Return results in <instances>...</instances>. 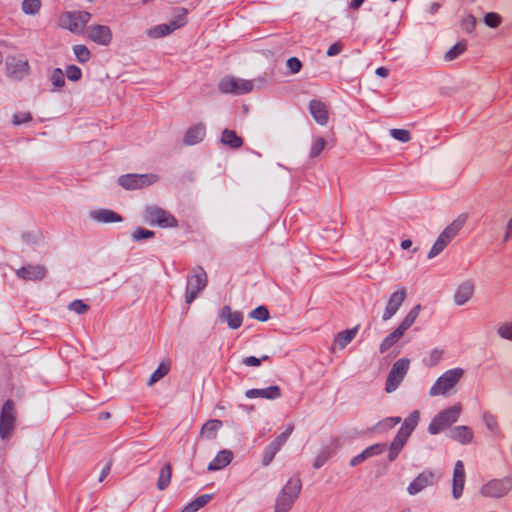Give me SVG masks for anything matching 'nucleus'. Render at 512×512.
<instances>
[{"label": "nucleus", "mask_w": 512, "mask_h": 512, "mask_svg": "<svg viewBox=\"0 0 512 512\" xmlns=\"http://www.w3.org/2000/svg\"><path fill=\"white\" fill-rule=\"evenodd\" d=\"M464 375L462 368H453L445 371L429 390L431 397L449 396L455 392V388Z\"/></svg>", "instance_id": "f257e3e1"}, {"label": "nucleus", "mask_w": 512, "mask_h": 512, "mask_svg": "<svg viewBox=\"0 0 512 512\" xmlns=\"http://www.w3.org/2000/svg\"><path fill=\"white\" fill-rule=\"evenodd\" d=\"M298 477L290 478L275 499L274 512H289L301 491Z\"/></svg>", "instance_id": "f03ea898"}, {"label": "nucleus", "mask_w": 512, "mask_h": 512, "mask_svg": "<svg viewBox=\"0 0 512 512\" xmlns=\"http://www.w3.org/2000/svg\"><path fill=\"white\" fill-rule=\"evenodd\" d=\"M90 19L91 14L87 11H66L59 16V25L79 35L85 31V26Z\"/></svg>", "instance_id": "7ed1b4c3"}, {"label": "nucleus", "mask_w": 512, "mask_h": 512, "mask_svg": "<svg viewBox=\"0 0 512 512\" xmlns=\"http://www.w3.org/2000/svg\"><path fill=\"white\" fill-rule=\"evenodd\" d=\"M208 277L205 270L198 266L193 268L192 274L187 278L185 302L191 304L206 288Z\"/></svg>", "instance_id": "20e7f679"}, {"label": "nucleus", "mask_w": 512, "mask_h": 512, "mask_svg": "<svg viewBox=\"0 0 512 512\" xmlns=\"http://www.w3.org/2000/svg\"><path fill=\"white\" fill-rule=\"evenodd\" d=\"M461 410V405L456 404L439 412L430 422L428 432L435 435L448 428L458 420Z\"/></svg>", "instance_id": "39448f33"}, {"label": "nucleus", "mask_w": 512, "mask_h": 512, "mask_svg": "<svg viewBox=\"0 0 512 512\" xmlns=\"http://www.w3.org/2000/svg\"><path fill=\"white\" fill-rule=\"evenodd\" d=\"M144 219L151 226L161 228H175L178 225L177 219L171 213L158 206L147 207L144 211Z\"/></svg>", "instance_id": "423d86ee"}, {"label": "nucleus", "mask_w": 512, "mask_h": 512, "mask_svg": "<svg viewBox=\"0 0 512 512\" xmlns=\"http://www.w3.org/2000/svg\"><path fill=\"white\" fill-rule=\"evenodd\" d=\"M253 87V81L234 76H226L218 84L220 92L234 95L247 94L253 90Z\"/></svg>", "instance_id": "0eeeda50"}, {"label": "nucleus", "mask_w": 512, "mask_h": 512, "mask_svg": "<svg viewBox=\"0 0 512 512\" xmlns=\"http://www.w3.org/2000/svg\"><path fill=\"white\" fill-rule=\"evenodd\" d=\"M16 423V411L14 402L10 399L5 401L0 411V438L9 439L14 431Z\"/></svg>", "instance_id": "6e6552de"}, {"label": "nucleus", "mask_w": 512, "mask_h": 512, "mask_svg": "<svg viewBox=\"0 0 512 512\" xmlns=\"http://www.w3.org/2000/svg\"><path fill=\"white\" fill-rule=\"evenodd\" d=\"M410 367V360L408 358H400L392 365V368L387 376L385 391L387 393L394 392L404 380Z\"/></svg>", "instance_id": "1a4fd4ad"}, {"label": "nucleus", "mask_w": 512, "mask_h": 512, "mask_svg": "<svg viewBox=\"0 0 512 512\" xmlns=\"http://www.w3.org/2000/svg\"><path fill=\"white\" fill-rule=\"evenodd\" d=\"M5 64L7 76L14 80H22L30 74V65L24 56H9Z\"/></svg>", "instance_id": "9d476101"}, {"label": "nucleus", "mask_w": 512, "mask_h": 512, "mask_svg": "<svg viewBox=\"0 0 512 512\" xmlns=\"http://www.w3.org/2000/svg\"><path fill=\"white\" fill-rule=\"evenodd\" d=\"M157 180L155 174H127L120 176L118 183L127 190H136L154 184Z\"/></svg>", "instance_id": "9b49d317"}, {"label": "nucleus", "mask_w": 512, "mask_h": 512, "mask_svg": "<svg viewBox=\"0 0 512 512\" xmlns=\"http://www.w3.org/2000/svg\"><path fill=\"white\" fill-rule=\"evenodd\" d=\"M512 488V478L494 479L487 482L480 489L482 496L500 498L505 496Z\"/></svg>", "instance_id": "f8f14e48"}, {"label": "nucleus", "mask_w": 512, "mask_h": 512, "mask_svg": "<svg viewBox=\"0 0 512 512\" xmlns=\"http://www.w3.org/2000/svg\"><path fill=\"white\" fill-rule=\"evenodd\" d=\"M86 38L100 46H108L113 39L112 30L107 25L92 24L85 30Z\"/></svg>", "instance_id": "ddd939ff"}, {"label": "nucleus", "mask_w": 512, "mask_h": 512, "mask_svg": "<svg viewBox=\"0 0 512 512\" xmlns=\"http://www.w3.org/2000/svg\"><path fill=\"white\" fill-rule=\"evenodd\" d=\"M475 285L472 280H464L459 283L453 293V303L456 306L466 305L473 297Z\"/></svg>", "instance_id": "4468645a"}, {"label": "nucleus", "mask_w": 512, "mask_h": 512, "mask_svg": "<svg viewBox=\"0 0 512 512\" xmlns=\"http://www.w3.org/2000/svg\"><path fill=\"white\" fill-rule=\"evenodd\" d=\"M406 297L407 293L405 288L393 292L386 303L382 320L387 321L391 319L399 311Z\"/></svg>", "instance_id": "2eb2a0df"}, {"label": "nucleus", "mask_w": 512, "mask_h": 512, "mask_svg": "<svg viewBox=\"0 0 512 512\" xmlns=\"http://www.w3.org/2000/svg\"><path fill=\"white\" fill-rule=\"evenodd\" d=\"M434 482V473L431 471H423L408 485L407 492L410 495H416L427 487L432 486Z\"/></svg>", "instance_id": "dca6fc26"}, {"label": "nucleus", "mask_w": 512, "mask_h": 512, "mask_svg": "<svg viewBox=\"0 0 512 512\" xmlns=\"http://www.w3.org/2000/svg\"><path fill=\"white\" fill-rule=\"evenodd\" d=\"M18 278L26 281H39L46 275V268L43 265H26L16 270Z\"/></svg>", "instance_id": "f3484780"}, {"label": "nucleus", "mask_w": 512, "mask_h": 512, "mask_svg": "<svg viewBox=\"0 0 512 512\" xmlns=\"http://www.w3.org/2000/svg\"><path fill=\"white\" fill-rule=\"evenodd\" d=\"M465 468L464 464L461 460H458L455 463L454 471H453V488L452 494L455 499L461 497L465 485Z\"/></svg>", "instance_id": "a211bd4d"}, {"label": "nucleus", "mask_w": 512, "mask_h": 512, "mask_svg": "<svg viewBox=\"0 0 512 512\" xmlns=\"http://www.w3.org/2000/svg\"><path fill=\"white\" fill-rule=\"evenodd\" d=\"M220 320L226 322L231 329H238L243 322L242 313L239 311H232L229 305H225L219 314Z\"/></svg>", "instance_id": "6ab92c4d"}, {"label": "nucleus", "mask_w": 512, "mask_h": 512, "mask_svg": "<svg viewBox=\"0 0 512 512\" xmlns=\"http://www.w3.org/2000/svg\"><path fill=\"white\" fill-rule=\"evenodd\" d=\"M281 395V389L277 385H273L262 389H249L245 392V396L249 399L265 398L269 400H274L280 398Z\"/></svg>", "instance_id": "aec40b11"}, {"label": "nucleus", "mask_w": 512, "mask_h": 512, "mask_svg": "<svg viewBox=\"0 0 512 512\" xmlns=\"http://www.w3.org/2000/svg\"><path fill=\"white\" fill-rule=\"evenodd\" d=\"M309 110L314 120L319 125H326L328 122V108L327 105L320 100H311L309 103Z\"/></svg>", "instance_id": "412c9836"}, {"label": "nucleus", "mask_w": 512, "mask_h": 512, "mask_svg": "<svg viewBox=\"0 0 512 512\" xmlns=\"http://www.w3.org/2000/svg\"><path fill=\"white\" fill-rule=\"evenodd\" d=\"M206 135V128L204 124H196L191 126L185 136H184V143L186 145H195L200 143Z\"/></svg>", "instance_id": "4be33fe9"}, {"label": "nucleus", "mask_w": 512, "mask_h": 512, "mask_svg": "<svg viewBox=\"0 0 512 512\" xmlns=\"http://www.w3.org/2000/svg\"><path fill=\"white\" fill-rule=\"evenodd\" d=\"M233 459V453L230 450H221L215 458L208 464L209 471H218L230 464Z\"/></svg>", "instance_id": "5701e85b"}, {"label": "nucleus", "mask_w": 512, "mask_h": 512, "mask_svg": "<svg viewBox=\"0 0 512 512\" xmlns=\"http://www.w3.org/2000/svg\"><path fill=\"white\" fill-rule=\"evenodd\" d=\"M90 217L93 220L100 223H113L122 221V217L120 214L109 209H99L91 211Z\"/></svg>", "instance_id": "b1692460"}, {"label": "nucleus", "mask_w": 512, "mask_h": 512, "mask_svg": "<svg viewBox=\"0 0 512 512\" xmlns=\"http://www.w3.org/2000/svg\"><path fill=\"white\" fill-rule=\"evenodd\" d=\"M405 330L400 324L390 334H388L380 344L379 350L381 353L387 352L394 346L405 334Z\"/></svg>", "instance_id": "393cba45"}, {"label": "nucleus", "mask_w": 512, "mask_h": 512, "mask_svg": "<svg viewBox=\"0 0 512 512\" xmlns=\"http://www.w3.org/2000/svg\"><path fill=\"white\" fill-rule=\"evenodd\" d=\"M449 436L461 444H469L473 440L472 430L464 425L454 427Z\"/></svg>", "instance_id": "a878e982"}, {"label": "nucleus", "mask_w": 512, "mask_h": 512, "mask_svg": "<svg viewBox=\"0 0 512 512\" xmlns=\"http://www.w3.org/2000/svg\"><path fill=\"white\" fill-rule=\"evenodd\" d=\"M468 220V215L465 213H462L457 216L443 231L442 233L445 234L448 238L451 240L459 233V231L464 227Z\"/></svg>", "instance_id": "bb28decb"}, {"label": "nucleus", "mask_w": 512, "mask_h": 512, "mask_svg": "<svg viewBox=\"0 0 512 512\" xmlns=\"http://www.w3.org/2000/svg\"><path fill=\"white\" fill-rule=\"evenodd\" d=\"M221 142L232 149H238L243 145V139L230 129L223 130Z\"/></svg>", "instance_id": "cd10ccee"}, {"label": "nucleus", "mask_w": 512, "mask_h": 512, "mask_svg": "<svg viewBox=\"0 0 512 512\" xmlns=\"http://www.w3.org/2000/svg\"><path fill=\"white\" fill-rule=\"evenodd\" d=\"M222 422L217 419L208 420L202 427L200 435L206 439H214L218 430L221 428Z\"/></svg>", "instance_id": "c85d7f7f"}, {"label": "nucleus", "mask_w": 512, "mask_h": 512, "mask_svg": "<svg viewBox=\"0 0 512 512\" xmlns=\"http://www.w3.org/2000/svg\"><path fill=\"white\" fill-rule=\"evenodd\" d=\"M420 419L419 411H413L403 422L398 432L410 437L412 431L416 428Z\"/></svg>", "instance_id": "c756f323"}, {"label": "nucleus", "mask_w": 512, "mask_h": 512, "mask_svg": "<svg viewBox=\"0 0 512 512\" xmlns=\"http://www.w3.org/2000/svg\"><path fill=\"white\" fill-rule=\"evenodd\" d=\"M213 498L212 494H202L187 504L180 512H196L207 505Z\"/></svg>", "instance_id": "7c9ffc66"}, {"label": "nucleus", "mask_w": 512, "mask_h": 512, "mask_svg": "<svg viewBox=\"0 0 512 512\" xmlns=\"http://www.w3.org/2000/svg\"><path fill=\"white\" fill-rule=\"evenodd\" d=\"M171 477H172V467L169 463H166L161 467V469L159 471L157 488L160 491L165 490L171 482Z\"/></svg>", "instance_id": "2f4dec72"}, {"label": "nucleus", "mask_w": 512, "mask_h": 512, "mask_svg": "<svg viewBox=\"0 0 512 512\" xmlns=\"http://www.w3.org/2000/svg\"><path fill=\"white\" fill-rule=\"evenodd\" d=\"M358 328V326H355L351 329L339 332L335 339L336 345H338L341 349L345 348L355 338L358 332Z\"/></svg>", "instance_id": "473e14b6"}, {"label": "nucleus", "mask_w": 512, "mask_h": 512, "mask_svg": "<svg viewBox=\"0 0 512 512\" xmlns=\"http://www.w3.org/2000/svg\"><path fill=\"white\" fill-rule=\"evenodd\" d=\"M450 242L451 239L441 232V234L438 236L437 240L433 244L432 248L430 249L428 253V258L432 259L439 255L448 246Z\"/></svg>", "instance_id": "72a5a7b5"}, {"label": "nucleus", "mask_w": 512, "mask_h": 512, "mask_svg": "<svg viewBox=\"0 0 512 512\" xmlns=\"http://www.w3.org/2000/svg\"><path fill=\"white\" fill-rule=\"evenodd\" d=\"M450 242L451 239L441 232V234L438 236L437 240L433 244L432 248L430 249L428 253V258L432 259L439 255L448 246Z\"/></svg>", "instance_id": "f704fd0d"}, {"label": "nucleus", "mask_w": 512, "mask_h": 512, "mask_svg": "<svg viewBox=\"0 0 512 512\" xmlns=\"http://www.w3.org/2000/svg\"><path fill=\"white\" fill-rule=\"evenodd\" d=\"M450 242L451 239L441 232V234L438 236L437 240L433 244L432 248L430 249L428 253V258L432 259L439 255L448 246Z\"/></svg>", "instance_id": "c9c22d12"}, {"label": "nucleus", "mask_w": 512, "mask_h": 512, "mask_svg": "<svg viewBox=\"0 0 512 512\" xmlns=\"http://www.w3.org/2000/svg\"><path fill=\"white\" fill-rule=\"evenodd\" d=\"M450 242L451 239L441 232V234L438 236L437 240L433 244L432 248L430 249L428 253V258L432 259L439 255L448 246Z\"/></svg>", "instance_id": "e433bc0d"}, {"label": "nucleus", "mask_w": 512, "mask_h": 512, "mask_svg": "<svg viewBox=\"0 0 512 512\" xmlns=\"http://www.w3.org/2000/svg\"><path fill=\"white\" fill-rule=\"evenodd\" d=\"M170 371V362H161L158 368L151 374L147 385L152 386L156 382L160 381L164 376H166Z\"/></svg>", "instance_id": "4c0bfd02"}, {"label": "nucleus", "mask_w": 512, "mask_h": 512, "mask_svg": "<svg viewBox=\"0 0 512 512\" xmlns=\"http://www.w3.org/2000/svg\"><path fill=\"white\" fill-rule=\"evenodd\" d=\"M41 6V0H23L21 9L24 14L34 16L39 13Z\"/></svg>", "instance_id": "58836bf2"}, {"label": "nucleus", "mask_w": 512, "mask_h": 512, "mask_svg": "<svg viewBox=\"0 0 512 512\" xmlns=\"http://www.w3.org/2000/svg\"><path fill=\"white\" fill-rule=\"evenodd\" d=\"M482 420L486 426V428L493 434V435H500L501 431L497 422V419L494 415H492L490 412H484L482 415Z\"/></svg>", "instance_id": "ea45409f"}, {"label": "nucleus", "mask_w": 512, "mask_h": 512, "mask_svg": "<svg viewBox=\"0 0 512 512\" xmlns=\"http://www.w3.org/2000/svg\"><path fill=\"white\" fill-rule=\"evenodd\" d=\"M72 50L77 61L82 64L87 63L91 58L90 50L83 44L74 45Z\"/></svg>", "instance_id": "a19ab883"}, {"label": "nucleus", "mask_w": 512, "mask_h": 512, "mask_svg": "<svg viewBox=\"0 0 512 512\" xmlns=\"http://www.w3.org/2000/svg\"><path fill=\"white\" fill-rule=\"evenodd\" d=\"M421 310L420 304H417L414 306L404 317V319L401 321L400 325L405 329L408 330L416 321L419 312Z\"/></svg>", "instance_id": "79ce46f5"}, {"label": "nucleus", "mask_w": 512, "mask_h": 512, "mask_svg": "<svg viewBox=\"0 0 512 512\" xmlns=\"http://www.w3.org/2000/svg\"><path fill=\"white\" fill-rule=\"evenodd\" d=\"M281 448L279 446H277L275 443L271 442L265 449L264 453H263V457H262V464L264 466H267L269 465L275 455L278 453V451L280 450Z\"/></svg>", "instance_id": "37998d69"}, {"label": "nucleus", "mask_w": 512, "mask_h": 512, "mask_svg": "<svg viewBox=\"0 0 512 512\" xmlns=\"http://www.w3.org/2000/svg\"><path fill=\"white\" fill-rule=\"evenodd\" d=\"M467 49V45L465 43H457L450 50H448L444 56L446 61H452L463 54Z\"/></svg>", "instance_id": "c03bdc74"}, {"label": "nucleus", "mask_w": 512, "mask_h": 512, "mask_svg": "<svg viewBox=\"0 0 512 512\" xmlns=\"http://www.w3.org/2000/svg\"><path fill=\"white\" fill-rule=\"evenodd\" d=\"M54 89L59 90L65 85L64 73L60 68H55L50 76Z\"/></svg>", "instance_id": "a18cd8bd"}, {"label": "nucleus", "mask_w": 512, "mask_h": 512, "mask_svg": "<svg viewBox=\"0 0 512 512\" xmlns=\"http://www.w3.org/2000/svg\"><path fill=\"white\" fill-rule=\"evenodd\" d=\"M326 141L322 137H317L312 141L309 157L314 158L317 157L325 148Z\"/></svg>", "instance_id": "49530a36"}, {"label": "nucleus", "mask_w": 512, "mask_h": 512, "mask_svg": "<svg viewBox=\"0 0 512 512\" xmlns=\"http://www.w3.org/2000/svg\"><path fill=\"white\" fill-rule=\"evenodd\" d=\"M147 35L154 39L164 37L169 35V28L166 26V24H160L149 29L147 31Z\"/></svg>", "instance_id": "de8ad7c7"}, {"label": "nucleus", "mask_w": 512, "mask_h": 512, "mask_svg": "<svg viewBox=\"0 0 512 512\" xmlns=\"http://www.w3.org/2000/svg\"><path fill=\"white\" fill-rule=\"evenodd\" d=\"M443 354L444 352L442 349L434 348L431 350L429 357L425 361L426 365L429 367L436 366L441 361Z\"/></svg>", "instance_id": "09e8293b"}, {"label": "nucleus", "mask_w": 512, "mask_h": 512, "mask_svg": "<svg viewBox=\"0 0 512 512\" xmlns=\"http://www.w3.org/2000/svg\"><path fill=\"white\" fill-rule=\"evenodd\" d=\"M390 135L394 139H396V140H398V141H400L402 143H407V142H409L411 140V134L406 129H396V128L395 129H391L390 130Z\"/></svg>", "instance_id": "8fccbe9b"}, {"label": "nucleus", "mask_w": 512, "mask_h": 512, "mask_svg": "<svg viewBox=\"0 0 512 512\" xmlns=\"http://www.w3.org/2000/svg\"><path fill=\"white\" fill-rule=\"evenodd\" d=\"M250 317L264 322L269 319V311L264 306H258L250 312Z\"/></svg>", "instance_id": "3c124183"}, {"label": "nucleus", "mask_w": 512, "mask_h": 512, "mask_svg": "<svg viewBox=\"0 0 512 512\" xmlns=\"http://www.w3.org/2000/svg\"><path fill=\"white\" fill-rule=\"evenodd\" d=\"M186 10H182V14L170 21L166 26L169 28V34L185 25Z\"/></svg>", "instance_id": "603ef678"}, {"label": "nucleus", "mask_w": 512, "mask_h": 512, "mask_svg": "<svg viewBox=\"0 0 512 512\" xmlns=\"http://www.w3.org/2000/svg\"><path fill=\"white\" fill-rule=\"evenodd\" d=\"M497 334L503 339L512 341V321L500 324L497 328Z\"/></svg>", "instance_id": "864d4df0"}, {"label": "nucleus", "mask_w": 512, "mask_h": 512, "mask_svg": "<svg viewBox=\"0 0 512 512\" xmlns=\"http://www.w3.org/2000/svg\"><path fill=\"white\" fill-rule=\"evenodd\" d=\"M155 233L151 230H147L144 228H137L133 231L131 237L133 241H140L144 239H149L154 237Z\"/></svg>", "instance_id": "5fc2aeb1"}, {"label": "nucleus", "mask_w": 512, "mask_h": 512, "mask_svg": "<svg viewBox=\"0 0 512 512\" xmlns=\"http://www.w3.org/2000/svg\"><path fill=\"white\" fill-rule=\"evenodd\" d=\"M294 426L292 424H288L285 431L282 432L275 440L272 442L275 443L277 446L282 448V446L285 444L291 433L293 432Z\"/></svg>", "instance_id": "6e6d98bb"}, {"label": "nucleus", "mask_w": 512, "mask_h": 512, "mask_svg": "<svg viewBox=\"0 0 512 512\" xmlns=\"http://www.w3.org/2000/svg\"><path fill=\"white\" fill-rule=\"evenodd\" d=\"M66 76L70 81H78L82 77V71L75 65H70L66 68Z\"/></svg>", "instance_id": "4d7b16f0"}, {"label": "nucleus", "mask_w": 512, "mask_h": 512, "mask_svg": "<svg viewBox=\"0 0 512 512\" xmlns=\"http://www.w3.org/2000/svg\"><path fill=\"white\" fill-rule=\"evenodd\" d=\"M386 450L385 444H374L369 447H367L364 452L367 455L368 458L382 454Z\"/></svg>", "instance_id": "13d9d810"}, {"label": "nucleus", "mask_w": 512, "mask_h": 512, "mask_svg": "<svg viewBox=\"0 0 512 512\" xmlns=\"http://www.w3.org/2000/svg\"><path fill=\"white\" fill-rule=\"evenodd\" d=\"M88 308V305H86L82 300H74L69 305V309L77 314H84Z\"/></svg>", "instance_id": "bf43d9fd"}, {"label": "nucleus", "mask_w": 512, "mask_h": 512, "mask_svg": "<svg viewBox=\"0 0 512 512\" xmlns=\"http://www.w3.org/2000/svg\"><path fill=\"white\" fill-rule=\"evenodd\" d=\"M484 22L487 26L495 28V27L499 26V24L501 22V18L498 14L491 12V13H487L485 15Z\"/></svg>", "instance_id": "052dcab7"}, {"label": "nucleus", "mask_w": 512, "mask_h": 512, "mask_svg": "<svg viewBox=\"0 0 512 512\" xmlns=\"http://www.w3.org/2000/svg\"><path fill=\"white\" fill-rule=\"evenodd\" d=\"M408 438L409 437L406 436L405 434L398 432L394 440L392 441L391 446L401 451L404 445L406 444Z\"/></svg>", "instance_id": "680f3d73"}, {"label": "nucleus", "mask_w": 512, "mask_h": 512, "mask_svg": "<svg viewBox=\"0 0 512 512\" xmlns=\"http://www.w3.org/2000/svg\"><path fill=\"white\" fill-rule=\"evenodd\" d=\"M31 120V114L29 112H20L13 115L12 122L14 125H20Z\"/></svg>", "instance_id": "e2e57ef3"}, {"label": "nucleus", "mask_w": 512, "mask_h": 512, "mask_svg": "<svg viewBox=\"0 0 512 512\" xmlns=\"http://www.w3.org/2000/svg\"><path fill=\"white\" fill-rule=\"evenodd\" d=\"M286 64L292 74L298 73L302 68L301 61L296 57L289 58Z\"/></svg>", "instance_id": "0e129e2a"}, {"label": "nucleus", "mask_w": 512, "mask_h": 512, "mask_svg": "<svg viewBox=\"0 0 512 512\" xmlns=\"http://www.w3.org/2000/svg\"><path fill=\"white\" fill-rule=\"evenodd\" d=\"M343 50V43L340 41H337L329 46V48L326 51L327 56L332 57L340 54Z\"/></svg>", "instance_id": "69168bd1"}, {"label": "nucleus", "mask_w": 512, "mask_h": 512, "mask_svg": "<svg viewBox=\"0 0 512 512\" xmlns=\"http://www.w3.org/2000/svg\"><path fill=\"white\" fill-rule=\"evenodd\" d=\"M268 356L264 355L261 359L255 356H248L243 359V364L246 366L258 367L261 364V360H267Z\"/></svg>", "instance_id": "338daca9"}, {"label": "nucleus", "mask_w": 512, "mask_h": 512, "mask_svg": "<svg viewBox=\"0 0 512 512\" xmlns=\"http://www.w3.org/2000/svg\"><path fill=\"white\" fill-rule=\"evenodd\" d=\"M368 459L367 455L365 454L364 451H362L360 454L356 455L355 457H353L350 461V465L351 466H357L358 464H360L361 462H363L364 460Z\"/></svg>", "instance_id": "774afa93"}]
</instances>
